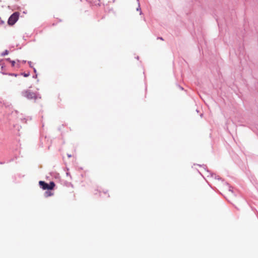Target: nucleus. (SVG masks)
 <instances>
[{
  "label": "nucleus",
  "mask_w": 258,
  "mask_h": 258,
  "mask_svg": "<svg viewBox=\"0 0 258 258\" xmlns=\"http://www.w3.org/2000/svg\"><path fill=\"white\" fill-rule=\"evenodd\" d=\"M28 63L29 64V66L31 67V68H32V62L31 61H28Z\"/></svg>",
  "instance_id": "8"
},
{
  "label": "nucleus",
  "mask_w": 258,
  "mask_h": 258,
  "mask_svg": "<svg viewBox=\"0 0 258 258\" xmlns=\"http://www.w3.org/2000/svg\"><path fill=\"white\" fill-rule=\"evenodd\" d=\"M40 187L44 190H51L53 189L55 185L53 181L50 182L49 184L47 183L45 181H40L39 182Z\"/></svg>",
  "instance_id": "2"
},
{
  "label": "nucleus",
  "mask_w": 258,
  "mask_h": 258,
  "mask_svg": "<svg viewBox=\"0 0 258 258\" xmlns=\"http://www.w3.org/2000/svg\"><path fill=\"white\" fill-rule=\"evenodd\" d=\"M19 13L18 12L14 13L9 18L8 23L10 25H13L18 20Z\"/></svg>",
  "instance_id": "3"
},
{
  "label": "nucleus",
  "mask_w": 258,
  "mask_h": 258,
  "mask_svg": "<svg viewBox=\"0 0 258 258\" xmlns=\"http://www.w3.org/2000/svg\"><path fill=\"white\" fill-rule=\"evenodd\" d=\"M45 197H50L53 195V193L50 191H46L44 194Z\"/></svg>",
  "instance_id": "4"
},
{
  "label": "nucleus",
  "mask_w": 258,
  "mask_h": 258,
  "mask_svg": "<svg viewBox=\"0 0 258 258\" xmlns=\"http://www.w3.org/2000/svg\"><path fill=\"white\" fill-rule=\"evenodd\" d=\"M21 75H23L24 77H27L29 76L30 73H23L21 74Z\"/></svg>",
  "instance_id": "6"
},
{
  "label": "nucleus",
  "mask_w": 258,
  "mask_h": 258,
  "mask_svg": "<svg viewBox=\"0 0 258 258\" xmlns=\"http://www.w3.org/2000/svg\"><path fill=\"white\" fill-rule=\"evenodd\" d=\"M137 11H139V10H140V11H141V8H140V6H139V7L137 9Z\"/></svg>",
  "instance_id": "11"
},
{
  "label": "nucleus",
  "mask_w": 258,
  "mask_h": 258,
  "mask_svg": "<svg viewBox=\"0 0 258 258\" xmlns=\"http://www.w3.org/2000/svg\"><path fill=\"white\" fill-rule=\"evenodd\" d=\"M4 21L2 20H1V24H4Z\"/></svg>",
  "instance_id": "14"
},
{
  "label": "nucleus",
  "mask_w": 258,
  "mask_h": 258,
  "mask_svg": "<svg viewBox=\"0 0 258 258\" xmlns=\"http://www.w3.org/2000/svg\"><path fill=\"white\" fill-rule=\"evenodd\" d=\"M10 62L11 63V65H12V67H14L15 66L16 62H15V61L14 60H12V61H11Z\"/></svg>",
  "instance_id": "7"
},
{
  "label": "nucleus",
  "mask_w": 258,
  "mask_h": 258,
  "mask_svg": "<svg viewBox=\"0 0 258 258\" xmlns=\"http://www.w3.org/2000/svg\"><path fill=\"white\" fill-rule=\"evenodd\" d=\"M21 95L29 100H36L37 99L41 98L39 94L32 92L31 90L28 89L24 90L22 91Z\"/></svg>",
  "instance_id": "1"
},
{
  "label": "nucleus",
  "mask_w": 258,
  "mask_h": 258,
  "mask_svg": "<svg viewBox=\"0 0 258 258\" xmlns=\"http://www.w3.org/2000/svg\"><path fill=\"white\" fill-rule=\"evenodd\" d=\"M10 75L12 76H15V77L17 76V74H10Z\"/></svg>",
  "instance_id": "9"
},
{
  "label": "nucleus",
  "mask_w": 258,
  "mask_h": 258,
  "mask_svg": "<svg viewBox=\"0 0 258 258\" xmlns=\"http://www.w3.org/2000/svg\"><path fill=\"white\" fill-rule=\"evenodd\" d=\"M8 53H9V51L8 50H6L4 52L2 53L1 56H5L6 55L8 54Z\"/></svg>",
  "instance_id": "5"
},
{
  "label": "nucleus",
  "mask_w": 258,
  "mask_h": 258,
  "mask_svg": "<svg viewBox=\"0 0 258 258\" xmlns=\"http://www.w3.org/2000/svg\"><path fill=\"white\" fill-rule=\"evenodd\" d=\"M158 39H160V40H163V38H162V37H158Z\"/></svg>",
  "instance_id": "12"
},
{
  "label": "nucleus",
  "mask_w": 258,
  "mask_h": 258,
  "mask_svg": "<svg viewBox=\"0 0 258 258\" xmlns=\"http://www.w3.org/2000/svg\"><path fill=\"white\" fill-rule=\"evenodd\" d=\"M6 61H10V62H11V61H12V60L10 59V58H6Z\"/></svg>",
  "instance_id": "10"
},
{
  "label": "nucleus",
  "mask_w": 258,
  "mask_h": 258,
  "mask_svg": "<svg viewBox=\"0 0 258 258\" xmlns=\"http://www.w3.org/2000/svg\"><path fill=\"white\" fill-rule=\"evenodd\" d=\"M33 71H34V73L36 72V70L35 68H33Z\"/></svg>",
  "instance_id": "13"
}]
</instances>
